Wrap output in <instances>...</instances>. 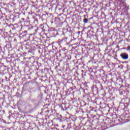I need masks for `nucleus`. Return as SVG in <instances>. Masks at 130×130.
<instances>
[{
    "label": "nucleus",
    "mask_w": 130,
    "mask_h": 130,
    "mask_svg": "<svg viewBox=\"0 0 130 130\" xmlns=\"http://www.w3.org/2000/svg\"><path fill=\"white\" fill-rule=\"evenodd\" d=\"M120 56H121L123 59H127V58H128V54L126 53H121Z\"/></svg>",
    "instance_id": "nucleus-1"
},
{
    "label": "nucleus",
    "mask_w": 130,
    "mask_h": 130,
    "mask_svg": "<svg viewBox=\"0 0 130 130\" xmlns=\"http://www.w3.org/2000/svg\"><path fill=\"white\" fill-rule=\"evenodd\" d=\"M83 22L84 23H87L88 22V19L87 18H85L83 20Z\"/></svg>",
    "instance_id": "nucleus-2"
},
{
    "label": "nucleus",
    "mask_w": 130,
    "mask_h": 130,
    "mask_svg": "<svg viewBox=\"0 0 130 130\" xmlns=\"http://www.w3.org/2000/svg\"><path fill=\"white\" fill-rule=\"evenodd\" d=\"M127 50H130V46H129L127 47Z\"/></svg>",
    "instance_id": "nucleus-3"
}]
</instances>
